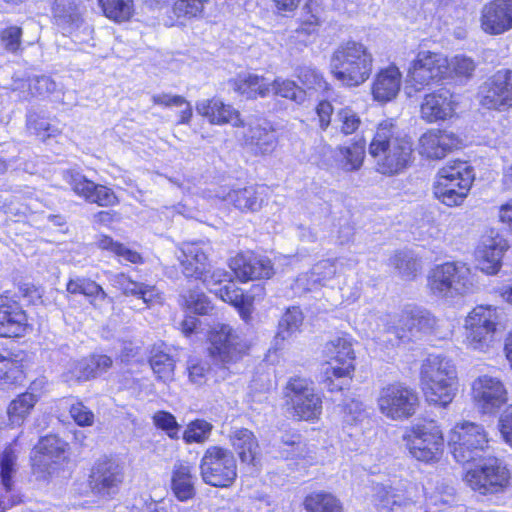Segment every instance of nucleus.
Segmentation results:
<instances>
[{"mask_svg": "<svg viewBox=\"0 0 512 512\" xmlns=\"http://www.w3.org/2000/svg\"><path fill=\"white\" fill-rule=\"evenodd\" d=\"M285 390L286 403L294 419L308 421L319 417L322 401L315 393L311 380L299 376L292 377Z\"/></svg>", "mask_w": 512, "mask_h": 512, "instance_id": "8", "label": "nucleus"}, {"mask_svg": "<svg viewBox=\"0 0 512 512\" xmlns=\"http://www.w3.org/2000/svg\"><path fill=\"white\" fill-rule=\"evenodd\" d=\"M177 259L187 278L202 279L205 273H209L208 255L202 243H182Z\"/></svg>", "mask_w": 512, "mask_h": 512, "instance_id": "17", "label": "nucleus"}, {"mask_svg": "<svg viewBox=\"0 0 512 512\" xmlns=\"http://www.w3.org/2000/svg\"><path fill=\"white\" fill-rule=\"evenodd\" d=\"M229 266L241 282L255 279H269L274 275V268L269 258L253 253H239L233 257Z\"/></svg>", "mask_w": 512, "mask_h": 512, "instance_id": "16", "label": "nucleus"}, {"mask_svg": "<svg viewBox=\"0 0 512 512\" xmlns=\"http://www.w3.org/2000/svg\"><path fill=\"white\" fill-rule=\"evenodd\" d=\"M473 398L483 413H493L507 401V391L503 383L495 377L483 375L472 385Z\"/></svg>", "mask_w": 512, "mask_h": 512, "instance_id": "15", "label": "nucleus"}, {"mask_svg": "<svg viewBox=\"0 0 512 512\" xmlns=\"http://www.w3.org/2000/svg\"><path fill=\"white\" fill-rule=\"evenodd\" d=\"M452 263L447 262L433 268L428 276V287L431 292L441 297H451V283L449 277L453 275Z\"/></svg>", "mask_w": 512, "mask_h": 512, "instance_id": "38", "label": "nucleus"}, {"mask_svg": "<svg viewBox=\"0 0 512 512\" xmlns=\"http://www.w3.org/2000/svg\"><path fill=\"white\" fill-rule=\"evenodd\" d=\"M199 469L203 482L214 487H229L237 478V463L233 452L217 445L205 450Z\"/></svg>", "mask_w": 512, "mask_h": 512, "instance_id": "5", "label": "nucleus"}, {"mask_svg": "<svg viewBox=\"0 0 512 512\" xmlns=\"http://www.w3.org/2000/svg\"><path fill=\"white\" fill-rule=\"evenodd\" d=\"M365 148L366 141L363 138L358 139L350 146L339 147V151L344 158L343 168L346 171H356L362 166Z\"/></svg>", "mask_w": 512, "mask_h": 512, "instance_id": "47", "label": "nucleus"}, {"mask_svg": "<svg viewBox=\"0 0 512 512\" xmlns=\"http://www.w3.org/2000/svg\"><path fill=\"white\" fill-rule=\"evenodd\" d=\"M212 429V425L205 420H196L190 423L184 432L183 438L186 443L204 442Z\"/></svg>", "mask_w": 512, "mask_h": 512, "instance_id": "63", "label": "nucleus"}, {"mask_svg": "<svg viewBox=\"0 0 512 512\" xmlns=\"http://www.w3.org/2000/svg\"><path fill=\"white\" fill-rule=\"evenodd\" d=\"M337 267L334 261L326 259L316 263L310 272L299 275L295 280L294 288L303 291H312L318 286H325L334 278Z\"/></svg>", "mask_w": 512, "mask_h": 512, "instance_id": "28", "label": "nucleus"}, {"mask_svg": "<svg viewBox=\"0 0 512 512\" xmlns=\"http://www.w3.org/2000/svg\"><path fill=\"white\" fill-rule=\"evenodd\" d=\"M196 477L188 464L176 463L171 477V489L179 501H188L194 498Z\"/></svg>", "mask_w": 512, "mask_h": 512, "instance_id": "31", "label": "nucleus"}, {"mask_svg": "<svg viewBox=\"0 0 512 512\" xmlns=\"http://www.w3.org/2000/svg\"><path fill=\"white\" fill-rule=\"evenodd\" d=\"M389 265L394 267L403 278L410 279L418 271L419 264L409 252H396L390 259Z\"/></svg>", "mask_w": 512, "mask_h": 512, "instance_id": "51", "label": "nucleus"}, {"mask_svg": "<svg viewBox=\"0 0 512 512\" xmlns=\"http://www.w3.org/2000/svg\"><path fill=\"white\" fill-rule=\"evenodd\" d=\"M67 444L56 435L41 438L35 446L34 465L43 466L49 471L51 463L65 458Z\"/></svg>", "mask_w": 512, "mask_h": 512, "instance_id": "29", "label": "nucleus"}, {"mask_svg": "<svg viewBox=\"0 0 512 512\" xmlns=\"http://www.w3.org/2000/svg\"><path fill=\"white\" fill-rule=\"evenodd\" d=\"M208 0H176L173 13L177 18L192 19L203 16L204 3Z\"/></svg>", "mask_w": 512, "mask_h": 512, "instance_id": "56", "label": "nucleus"}, {"mask_svg": "<svg viewBox=\"0 0 512 512\" xmlns=\"http://www.w3.org/2000/svg\"><path fill=\"white\" fill-rule=\"evenodd\" d=\"M409 332L416 330L418 332H428L432 330L436 324L435 318L427 311H415L410 316H406L400 320Z\"/></svg>", "mask_w": 512, "mask_h": 512, "instance_id": "53", "label": "nucleus"}, {"mask_svg": "<svg viewBox=\"0 0 512 512\" xmlns=\"http://www.w3.org/2000/svg\"><path fill=\"white\" fill-rule=\"evenodd\" d=\"M63 178L76 195L88 202L95 185L93 181L88 180L80 172L72 169L66 170Z\"/></svg>", "mask_w": 512, "mask_h": 512, "instance_id": "49", "label": "nucleus"}, {"mask_svg": "<svg viewBox=\"0 0 512 512\" xmlns=\"http://www.w3.org/2000/svg\"><path fill=\"white\" fill-rule=\"evenodd\" d=\"M341 414L343 424L348 426L357 425L367 418L363 403L357 399L346 401L341 408Z\"/></svg>", "mask_w": 512, "mask_h": 512, "instance_id": "55", "label": "nucleus"}, {"mask_svg": "<svg viewBox=\"0 0 512 512\" xmlns=\"http://www.w3.org/2000/svg\"><path fill=\"white\" fill-rule=\"evenodd\" d=\"M221 300L227 302L234 307H239L244 303L245 297L243 291L239 289L233 281H228L220 287L210 288Z\"/></svg>", "mask_w": 512, "mask_h": 512, "instance_id": "60", "label": "nucleus"}, {"mask_svg": "<svg viewBox=\"0 0 512 512\" xmlns=\"http://www.w3.org/2000/svg\"><path fill=\"white\" fill-rule=\"evenodd\" d=\"M307 512H343L340 501L330 493L314 492L304 500Z\"/></svg>", "mask_w": 512, "mask_h": 512, "instance_id": "43", "label": "nucleus"}, {"mask_svg": "<svg viewBox=\"0 0 512 512\" xmlns=\"http://www.w3.org/2000/svg\"><path fill=\"white\" fill-rule=\"evenodd\" d=\"M481 27L489 34L512 28V0H493L482 9Z\"/></svg>", "mask_w": 512, "mask_h": 512, "instance_id": "19", "label": "nucleus"}, {"mask_svg": "<svg viewBox=\"0 0 512 512\" xmlns=\"http://www.w3.org/2000/svg\"><path fill=\"white\" fill-rule=\"evenodd\" d=\"M421 118L433 123L446 120L454 113L453 94L446 88L425 95L420 106Z\"/></svg>", "mask_w": 512, "mask_h": 512, "instance_id": "20", "label": "nucleus"}, {"mask_svg": "<svg viewBox=\"0 0 512 512\" xmlns=\"http://www.w3.org/2000/svg\"><path fill=\"white\" fill-rule=\"evenodd\" d=\"M418 406L417 392L400 382L382 387L377 397V407L380 413L393 421H402L412 417Z\"/></svg>", "mask_w": 512, "mask_h": 512, "instance_id": "7", "label": "nucleus"}, {"mask_svg": "<svg viewBox=\"0 0 512 512\" xmlns=\"http://www.w3.org/2000/svg\"><path fill=\"white\" fill-rule=\"evenodd\" d=\"M448 69L449 62L446 57L431 51H421L409 68L408 83L415 91H421L432 82L443 78Z\"/></svg>", "mask_w": 512, "mask_h": 512, "instance_id": "12", "label": "nucleus"}, {"mask_svg": "<svg viewBox=\"0 0 512 512\" xmlns=\"http://www.w3.org/2000/svg\"><path fill=\"white\" fill-rule=\"evenodd\" d=\"M55 25L75 43L93 39V28L82 17L77 0H48Z\"/></svg>", "mask_w": 512, "mask_h": 512, "instance_id": "9", "label": "nucleus"}, {"mask_svg": "<svg viewBox=\"0 0 512 512\" xmlns=\"http://www.w3.org/2000/svg\"><path fill=\"white\" fill-rule=\"evenodd\" d=\"M327 354L331 358L328 367L334 368V372H341L343 375L354 371V350L351 340L347 337H336L326 344Z\"/></svg>", "mask_w": 512, "mask_h": 512, "instance_id": "27", "label": "nucleus"}, {"mask_svg": "<svg viewBox=\"0 0 512 512\" xmlns=\"http://www.w3.org/2000/svg\"><path fill=\"white\" fill-rule=\"evenodd\" d=\"M374 57L363 43L355 40L341 42L329 61L331 75L344 87L364 84L373 71Z\"/></svg>", "mask_w": 512, "mask_h": 512, "instance_id": "2", "label": "nucleus"}, {"mask_svg": "<svg viewBox=\"0 0 512 512\" xmlns=\"http://www.w3.org/2000/svg\"><path fill=\"white\" fill-rule=\"evenodd\" d=\"M196 111L208 118L212 124L221 125L229 123L235 127L243 125L239 112L217 99H207L198 102L196 104Z\"/></svg>", "mask_w": 512, "mask_h": 512, "instance_id": "25", "label": "nucleus"}, {"mask_svg": "<svg viewBox=\"0 0 512 512\" xmlns=\"http://www.w3.org/2000/svg\"><path fill=\"white\" fill-rule=\"evenodd\" d=\"M27 127L43 142L50 138H56L61 134V130L58 127L52 125L44 118L30 116L27 120Z\"/></svg>", "mask_w": 512, "mask_h": 512, "instance_id": "57", "label": "nucleus"}, {"mask_svg": "<svg viewBox=\"0 0 512 512\" xmlns=\"http://www.w3.org/2000/svg\"><path fill=\"white\" fill-rule=\"evenodd\" d=\"M376 170L387 176L402 173L412 163L413 142L396 119L381 121L369 145Z\"/></svg>", "mask_w": 512, "mask_h": 512, "instance_id": "1", "label": "nucleus"}, {"mask_svg": "<svg viewBox=\"0 0 512 512\" xmlns=\"http://www.w3.org/2000/svg\"><path fill=\"white\" fill-rule=\"evenodd\" d=\"M470 176L471 184L474 181V172L471 166L466 162L455 161L453 164L446 165L438 171L436 186H446V188L458 189V183L462 182V178Z\"/></svg>", "mask_w": 512, "mask_h": 512, "instance_id": "35", "label": "nucleus"}, {"mask_svg": "<svg viewBox=\"0 0 512 512\" xmlns=\"http://www.w3.org/2000/svg\"><path fill=\"white\" fill-rule=\"evenodd\" d=\"M12 83H28V94L34 96H45L56 90V83L48 76H35L32 78H13Z\"/></svg>", "mask_w": 512, "mask_h": 512, "instance_id": "50", "label": "nucleus"}, {"mask_svg": "<svg viewBox=\"0 0 512 512\" xmlns=\"http://www.w3.org/2000/svg\"><path fill=\"white\" fill-rule=\"evenodd\" d=\"M210 356L223 364L237 362L247 352V341L231 326L217 324L210 332Z\"/></svg>", "mask_w": 512, "mask_h": 512, "instance_id": "11", "label": "nucleus"}, {"mask_svg": "<svg viewBox=\"0 0 512 512\" xmlns=\"http://www.w3.org/2000/svg\"><path fill=\"white\" fill-rule=\"evenodd\" d=\"M22 375V370L17 362L9 356V353H0V380H4L8 384H15L21 380Z\"/></svg>", "mask_w": 512, "mask_h": 512, "instance_id": "61", "label": "nucleus"}, {"mask_svg": "<svg viewBox=\"0 0 512 512\" xmlns=\"http://www.w3.org/2000/svg\"><path fill=\"white\" fill-rule=\"evenodd\" d=\"M243 137L244 145L255 155L271 154L277 147L276 132L267 123H250Z\"/></svg>", "mask_w": 512, "mask_h": 512, "instance_id": "23", "label": "nucleus"}, {"mask_svg": "<svg viewBox=\"0 0 512 512\" xmlns=\"http://www.w3.org/2000/svg\"><path fill=\"white\" fill-rule=\"evenodd\" d=\"M66 290L71 294L84 295L95 308H100L107 300L110 303L113 302L99 284L87 278L78 277L76 279H70L66 285Z\"/></svg>", "mask_w": 512, "mask_h": 512, "instance_id": "34", "label": "nucleus"}, {"mask_svg": "<svg viewBox=\"0 0 512 512\" xmlns=\"http://www.w3.org/2000/svg\"><path fill=\"white\" fill-rule=\"evenodd\" d=\"M27 317L19 304L8 296H0V336L18 337L26 328Z\"/></svg>", "mask_w": 512, "mask_h": 512, "instance_id": "21", "label": "nucleus"}, {"mask_svg": "<svg viewBox=\"0 0 512 512\" xmlns=\"http://www.w3.org/2000/svg\"><path fill=\"white\" fill-rule=\"evenodd\" d=\"M296 76L308 90L324 91L328 89V83L325 81L323 74L314 67L299 66L296 70Z\"/></svg>", "mask_w": 512, "mask_h": 512, "instance_id": "48", "label": "nucleus"}, {"mask_svg": "<svg viewBox=\"0 0 512 512\" xmlns=\"http://www.w3.org/2000/svg\"><path fill=\"white\" fill-rule=\"evenodd\" d=\"M421 382L426 400L446 407L458 390L456 366L446 356L430 354L421 366Z\"/></svg>", "mask_w": 512, "mask_h": 512, "instance_id": "3", "label": "nucleus"}, {"mask_svg": "<svg viewBox=\"0 0 512 512\" xmlns=\"http://www.w3.org/2000/svg\"><path fill=\"white\" fill-rule=\"evenodd\" d=\"M401 73L396 66L381 69L373 81L372 95L378 102H388L396 98L401 87Z\"/></svg>", "mask_w": 512, "mask_h": 512, "instance_id": "26", "label": "nucleus"}, {"mask_svg": "<svg viewBox=\"0 0 512 512\" xmlns=\"http://www.w3.org/2000/svg\"><path fill=\"white\" fill-rule=\"evenodd\" d=\"M124 480V469L112 459H99L89 476L91 491L102 498H112L120 490Z\"/></svg>", "mask_w": 512, "mask_h": 512, "instance_id": "13", "label": "nucleus"}, {"mask_svg": "<svg viewBox=\"0 0 512 512\" xmlns=\"http://www.w3.org/2000/svg\"><path fill=\"white\" fill-rule=\"evenodd\" d=\"M149 363L158 380L163 382L173 380L175 361L168 353L162 351L160 347L152 349Z\"/></svg>", "mask_w": 512, "mask_h": 512, "instance_id": "41", "label": "nucleus"}, {"mask_svg": "<svg viewBox=\"0 0 512 512\" xmlns=\"http://www.w3.org/2000/svg\"><path fill=\"white\" fill-rule=\"evenodd\" d=\"M507 244L502 239H490L478 251L479 268L486 274H496L501 267V260Z\"/></svg>", "mask_w": 512, "mask_h": 512, "instance_id": "33", "label": "nucleus"}, {"mask_svg": "<svg viewBox=\"0 0 512 512\" xmlns=\"http://www.w3.org/2000/svg\"><path fill=\"white\" fill-rule=\"evenodd\" d=\"M337 128L344 135L355 133L361 126L359 115L351 108L340 109L336 114Z\"/></svg>", "mask_w": 512, "mask_h": 512, "instance_id": "58", "label": "nucleus"}, {"mask_svg": "<svg viewBox=\"0 0 512 512\" xmlns=\"http://www.w3.org/2000/svg\"><path fill=\"white\" fill-rule=\"evenodd\" d=\"M509 480V470L495 457L482 460L464 476L467 485L482 495L503 492L508 487Z\"/></svg>", "mask_w": 512, "mask_h": 512, "instance_id": "10", "label": "nucleus"}, {"mask_svg": "<svg viewBox=\"0 0 512 512\" xmlns=\"http://www.w3.org/2000/svg\"><path fill=\"white\" fill-rule=\"evenodd\" d=\"M403 441L410 455L418 461L436 462L442 456L444 440L435 421L420 420L413 424L406 429Z\"/></svg>", "mask_w": 512, "mask_h": 512, "instance_id": "4", "label": "nucleus"}, {"mask_svg": "<svg viewBox=\"0 0 512 512\" xmlns=\"http://www.w3.org/2000/svg\"><path fill=\"white\" fill-rule=\"evenodd\" d=\"M0 44L8 52L17 53L21 49L22 29L18 26H8L0 31Z\"/></svg>", "mask_w": 512, "mask_h": 512, "instance_id": "62", "label": "nucleus"}, {"mask_svg": "<svg viewBox=\"0 0 512 512\" xmlns=\"http://www.w3.org/2000/svg\"><path fill=\"white\" fill-rule=\"evenodd\" d=\"M230 442L237 452L242 463L255 465L259 445L255 435L246 428H237L231 431Z\"/></svg>", "mask_w": 512, "mask_h": 512, "instance_id": "32", "label": "nucleus"}, {"mask_svg": "<svg viewBox=\"0 0 512 512\" xmlns=\"http://www.w3.org/2000/svg\"><path fill=\"white\" fill-rule=\"evenodd\" d=\"M37 401L38 396L31 392L22 393L14 399L7 409L10 424L13 426L22 425Z\"/></svg>", "mask_w": 512, "mask_h": 512, "instance_id": "37", "label": "nucleus"}, {"mask_svg": "<svg viewBox=\"0 0 512 512\" xmlns=\"http://www.w3.org/2000/svg\"><path fill=\"white\" fill-rule=\"evenodd\" d=\"M352 378V373L343 375L341 372H334V368L327 367L324 371V379L322 381L324 387L330 391H341L349 384Z\"/></svg>", "mask_w": 512, "mask_h": 512, "instance_id": "64", "label": "nucleus"}, {"mask_svg": "<svg viewBox=\"0 0 512 512\" xmlns=\"http://www.w3.org/2000/svg\"><path fill=\"white\" fill-rule=\"evenodd\" d=\"M274 94L301 104L305 101V91L298 87L294 81L277 78L272 83Z\"/></svg>", "mask_w": 512, "mask_h": 512, "instance_id": "52", "label": "nucleus"}, {"mask_svg": "<svg viewBox=\"0 0 512 512\" xmlns=\"http://www.w3.org/2000/svg\"><path fill=\"white\" fill-rule=\"evenodd\" d=\"M466 328V344L469 348L478 351H485L493 340L495 332L477 327Z\"/></svg>", "mask_w": 512, "mask_h": 512, "instance_id": "54", "label": "nucleus"}, {"mask_svg": "<svg viewBox=\"0 0 512 512\" xmlns=\"http://www.w3.org/2000/svg\"><path fill=\"white\" fill-rule=\"evenodd\" d=\"M498 321L499 314L497 308L480 305L475 307L467 316L465 327L485 328L495 332Z\"/></svg>", "mask_w": 512, "mask_h": 512, "instance_id": "42", "label": "nucleus"}, {"mask_svg": "<svg viewBox=\"0 0 512 512\" xmlns=\"http://www.w3.org/2000/svg\"><path fill=\"white\" fill-rule=\"evenodd\" d=\"M98 3L104 15L115 22L129 20L134 11L133 0H98Z\"/></svg>", "mask_w": 512, "mask_h": 512, "instance_id": "44", "label": "nucleus"}, {"mask_svg": "<svg viewBox=\"0 0 512 512\" xmlns=\"http://www.w3.org/2000/svg\"><path fill=\"white\" fill-rule=\"evenodd\" d=\"M232 87L247 99L265 97L270 92V84L265 81V78L253 74L238 77L232 82Z\"/></svg>", "mask_w": 512, "mask_h": 512, "instance_id": "36", "label": "nucleus"}, {"mask_svg": "<svg viewBox=\"0 0 512 512\" xmlns=\"http://www.w3.org/2000/svg\"><path fill=\"white\" fill-rule=\"evenodd\" d=\"M376 500L381 512H418L419 507L410 493L391 486L378 487Z\"/></svg>", "mask_w": 512, "mask_h": 512, "instance_id": "22", "label": "nucleus"}, {"mask_svg": "<svg viewBox=\"0 0 512 512\" xmlns=\"http://www.w3.org/2000/svg\"><path fill=\"white\" fill-rule=\"evenodd\" d=\"M17 470V453L9 445L0 455V480L6 492H10L13 489V477Z\"/></svg>", "mask_w": 512, "mask_h": 512, "instance_id": "45", "label": "nucleus"}, {"mask_svg": "<svg viewBox=\"0 0 512 512\" xmlns=\"http://www.w3.org/2000/svg\"><path fill=\"white\" fill-rule=\"evenodd\" d=\"M112 366V359L107 355H92L73 361L66 374V380L88 381L106 372Z\"/></svg>", "mask_w": 512, "mask_h": 512, "instance_id": "24", "label": "nucleus"}, {"mask_svg": "<svg viewBox=\"0 0 512 512\" xmlns=\"http://www.w3.org/2000/svg\"><path fill=\"white\" fill-rule=\"evenodd\" d=\"M303 319V313L299 307L288 308L279 321L276 340L290 338L295 332L299 331Z\"/></svg>", "mask_w": 512, "mask_h": 512, "instance_id": "46", "label": "nucleus"}, {"mask_svg": "<svg viewBox=\"0 0 512 512\" xmlns=\"http://www.w3.org/2000/svg\"><path fill=\"white\" fill-rule=\"evenodd\" d=\"M480 104L487 109L506 110L512 106V70L493 74L480 87Z\"/></svg>", "mask_w": 512, "mask_h": 512, "instance_id": "14", "label": "nucleus"}, {"mask_svg": "<svg viewBox=\"0 0 512 512\" xmlns=\"http://www.w3.org/2000/svg\"><path fill=\"white\" fill-rule=\"evenodd\" d=\"M224 201L242 212H256L261 209L264 202L263 188L250 185L232 189L224 197Z\"/></svg>", "mask_w": 512, "mask_h": 512, "instance_id": "30", "label": "nucleus"}, {"mask_svg": "<svg viewBox=\"0 0 512 512\" xmlns=\"http://www.w3.org/2000/svg\"><path fill=\"white\" fill-rule=\"evenodd\" d=\"M462 178V182L458 183V189L446 188L445 186H433V193L435 197L443 204L453 207L463 203L471 188V178L468 175Z\"/></svg>", "mask_w": 512, "mask_h": 512, "instance_id": "39", "label": "nucleus"}, {"mask_svg": "<svg viewBox=\"0 0 512 512\" xmlns=\"http://www.w3.org/2000/svg\"><path fill=\"white\" fill-rule=\"evenodd\" d=\"M454 273L449 277L451 283V297L454 295L472 292L475 286L474 275L470 268L461 262H451Z\"/></svg>", "mask_w": 512, "mask_h": 512, "instance_id": "40", "label": "nucleus"}, {"mask_svg": "<svg viewBox=\"0 0 512 512\" xmlns=\"http://www.w3.org/2000/svg\"><path fill=\"white\" fill-rule=\"evenodd\" d=\"M420 154L429 159H442L453 149L460 146V138L446 130H431L424 133L419 140Z\"/></svg>", "mask_w": 512, "mask_h": 512, "instance_id": "18", "label": "nucleus"}, {"mask_svg": "<svg viewBox=\"0 0 512 512\" xmlns=\"http://www.w3.org/2000/svg\"><path fill=\"white\" fill-rule=\"evenodd\" d=\"M448 444L457 462L469 463L480 457L488 446L487 433L483 426L464 421L451 430Z\"/></svg>", "mask_w": 512, "mask_h": 512, "instance_id": "6", "label": "nucleus"}, {"mask_svg": "<svg viewBox=\"0 0 512 512\" xmlns=\"http://www.w3.org/2000/svg\"><path fill=\"white\" fill-rule=\"evenodd\" d=\"M184 299L186 307L196 314L207 315L213 310L207 296L200 290H190Z\"/></svg>", "mask_w": 512, "mask_h": 512, "instance_id": "59", "label": "nucleus"}]
</instances>
